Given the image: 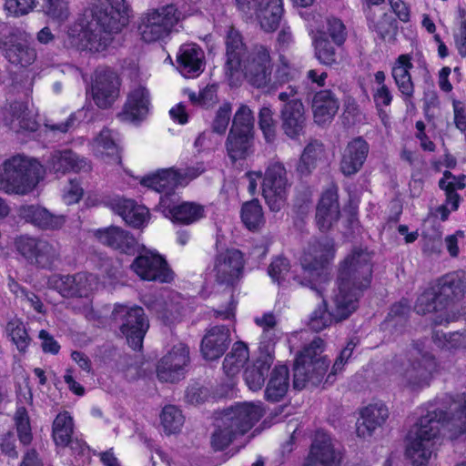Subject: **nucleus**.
<instances>
[{
  "instance_id": "39448f33",
  "label": "nucleus",
  "mask_w": 466,
  "mask_h": 466,
  "mask_svg": "<svg viewBox=\"0 0 466 466\" xmlns=\"http://www.w3.org/2000/svg\"><path fill=\"white\" fill-rule=\"evenodd\" d=\"M438 413L435 400L427 413L419 419L408 433L406 455L413 466L427 464L432 454L442 427V419Z\"/></svg>"
},
{
  "instance_id": "774afa93",
  "label": "nucleus",
  "mask_w": 466,
  "mask_h": 466,
  "mask_svg": "<svg viewBox=\"0 0 466 466\" xmlns=\"http://www.w3.org/2000/svg\"><path fill=\"white\" fill-rule=\"evenodd\" d=\"M35 5V0H5V9L8 14L19 17L33 11Z\"/></svg>"
},
{
  "instance_id": "c756f323",
  "label": "nucleus",
  "mask_w": 466,
  "mask_h": 466,
  "mask_svg": "<svg viewBox=\"0 0 466 466\" xmlns=\"http://www.w3.org/2000/svg\"><path fill=\"white\" fill-rule=\"evenodd\" d=\"M95 236L104 245L125 254H134L137 250V242L136 238L127 230L111 226L106 228H99Z\"/></svg>"
},
{
  "instance_id": "4d7b16f0",
  "label": "nucleus",
  "mask_w": 466,
  "mask_h": 466,
  "mask_svg": "<svg viewBox=\"0 0 466 466\" xmlns=\"http://www.w3.org/2000/svg\"><path fill=\"white\" fill-rule=\"evenodd\" d=\"M258 126L263 137L268 143H273L277 138V121L274 119V112L269 106H263L258 113Z\"/></svg>"
},
{
  "instance_id": "a878e982",
  "label": "nucleus",
  "mask_w": 466,
  "mask_h": 466,
  "mask_svg": "<svg viewBox=\"0 0 466 466\" xmlns=\"http://www.w3.org/2000/svg\"><path fill=\"white\" fill-rule=\"evenodd\" d=\"M106 205L112 211L120 216L128 226L133 228H141L148 220V209L137 205L133 199L121 197H114L106 201Z\"/></svg>"
},
{
  "instance_id": "09e8293b",
  "label": "nucleus",
  "mask_w": 466,
  "mask_h": 466,
  "mask_svg": "<svg viewBox=\"0 0 466 466\" xmlns=\"http://www.w3.org/2000/svg\"><path fill=\"white\" fill-rule=\"evenodd\" d=\"M432 340L438 348L449 352L466 349V334L459 331L445 333L436 330L432 334Z\"/></svg>"
},
{
  "instance_id": "20e7f679",
  "label": "nucleus",
  "mask_w": 466,
  "mask_h": 466,
  "mask_svg": "<svg viewBox=\"0 0 466 466\" xmlns=\"http://www.w3.org/2000/svg\"><path fill=\"white\" fill-rule=\"evenodd\" d=\"M262 416L260 406L246 402L222 411L216 417L210 435L212 450L225 451L238 436L247 433Z\"/></svg>"
},
{
  "instance_id": "a18cd8bd",
  "label": "nucleus",
  "mask_w": 466,
  "mask_h": 466,
  "mask_svg": "<svg viewBox=\"0 0 466 466\" xmlns=\"http://www.w3.org/2000/svg\"><path fill=\"white\" fill-rule=\"evenodd\" d=\"M272 361L273 360L270 355H262L252 366L245 370L244 379L251 390L255 391L262 388Z\"/></svg>"
},
{
  "instance_id": "338daca9",
  "label": "nucleus",
  "mask_w": 466,
  "mask_h": 466,
  "mask_svg": "<svg viewBox=\"0 0 466 466\" xmlns=\"http://www.w3.org/2000/svg\"><path fill=\"white\" fill-rule=\"evenodd\" d=\"M289 261L286 258L279 256L272 260L268 268V272L274 281L281 284V282L286 279V276L289 273Z\"/></svg>"
},
{
  "instance_id": "0e129e2a",
  "label": "nucleus",
  "mask_w": 466,
  "mask_h": 466,
  "mask_svg": "<svg viewBox=\"0 0 466 466\" xmlns=\"http://www.w3.org/2000/svg\"><path fill=\"white\" fill-rule=\"evenodd\" d=\"M96 141L97 146L103 149L102 153H106L115 160H120L118 146L112 130L107 128L101 130Z\"/></svg>"
},
{
  "instance_id": "9d476101",
  "label": "nucleus",
  "mask_w": 466,
  "mask_h": 466,
  "mask_svg": "<svg viewBox=\"0 0 466 466\" xmlns=\"http://www.w3.org/2000/svg\"><path fill=\"white\" fill-rule=\"evenodd\" d=\"M111 322L126 337L128 345L140 350L144 337L149 328V322L143 308L117 304L111 312Z\"/></svg>"
},
{
  "instance_id": "864d4df0",
  "label": "nucleus",
  "mask_w": 466,
  "mask_h": 466,
  "mask_svg": "<svg viewBox=\"0 0 466 466\" xmlns=\"http://www.w3.org/2000/svg\"><path fill=\"white\" fill-rule=\"evenodd\" d=\"M241 219L246 227L254 230L264 223L262 208L258 199L243 204L241 208Z\"/></svg>"
},
{
  "instance_id": "ea45409f",
  "label": "nucleus",
  "mask_w": 466,
  "mask_h": 466,
  "mask_svg": "<svg viewBox=\"0 0 466 466\" xmlns=\"http://www.w3.org/2000/svg\"><path fill=\"white\" fill-rule=\"evenodd\" d=\"M289 388V372L286 365L275 366L269 374L265 390V398L268 401L279 402L288 392Z\"/></svg>"
},
{
  "instance_id": "de8ad7c7",
  "label": "nucleus",
  "mask_w": 466,
  "mask_h": 466,
  "mask_svg": "<svg viewBox=\"0 0 466 466\" xmlns=\"http://www.w3.org/2000/svg\"><path fill=\"white\" fill-rule=\"evenodd\" d=\"M442 299L438 295L436 289L431 286L426 289L417 299L414 310L420 315L437 312L445 309Z\"/></svg>"
},
{
  "instance_id": "f3484780",
  "label": "nucleus",
  "mask_w": 466,
  "mask_h": 466,
  "mask_svg": "<svg viewBox=\"0 0 466 466\" xmlns=\"http://www.w3.org/2000/svg\"><path fill=\"white\" fill-rule=\"evenodd\" d=\"M343 453L339 442L324 431H317L304 466H341Z\"/></svg>"
},
{
  "instance_id": "49530a36",
  "label": "nucleus",
  "mask_w": 466,
  "mask_h": 466,
  "mask_svg": "<svg viewBox=\"0 0 466 466\" xmlns=\"http://www.w3.org/2000/svg\"><path fill=\"white\" fill-rule=\"evenodd\" d=\"M248 360L247 345L238 341L233 345L231 351L227 354L223 361V370L228 376H234Z\"/></svg>"
},
{
  "instance_id": "5fc2aeb1",
  "label": "nucleus",
  "mask_w": 466,
  "mask_h": 466,
  "mask_svg": "<svg viewBox=\"0 0 466 466\" xmlns=\"http://www.w3.org/2000/svg\"><path fill=\"white\" fill-rule=\"evenodd\" d=\"M254 123L252 110L247 105H240L232 117L229 129L254 135Z\"/></svg>"
},
{
  "instance_id": "e433bc0d",
  "label": "nucleus",
  "mask_w": 466,
  "mask_h": 466,
  "mask_svg": "<svg viewBox=\"0 0 466 466\" xmlns=\"http://www.w3.org/2000/svg\"><path fill=\"white\" fill-rule=\"evenodd\" d=\"M339 215L337 193L334 190L325 191L321 196L316 211V223L319 230H329L332 224L338 221Z\"/></svg>"
},
{
  "instance_id": "79ce46f5",
  "label": "nucleus",
  "mask_w": 466,
  "mask_h": 466,
  "mask_svg": "<svg viewBox=\"0 0 466 466\" xmlns=\"http://www.w3.org/2000/svg\"><path fill=\"white\" fill-rule=\"evenodd\" d=\"M141 184L156 192L166 193L175 190L177 186L183 185L181 177L177 170L174 168L161 169L157 173L145 177Z\"/></svg>"
},
{
  "instance_id": "2eb2a0df",
  "label": "nucleus",
  "mask_w": 466,
  "mask_h": 466,
  "mask_svg": "<svg viewBox=\"0 0 466 466\" xmlns=\"http://www.w3.org/2000/svg\"><path fill=\"white\" fill-rule=\"evenodd\" d=\"M262 195L272 211H279L284 206L290 187L287 170L280 162L268 165L262 182Z\"/></svg>"
},
{
  "instance_id": "c03bdc74",
  "label": "nucleus",
  "mask_w": 466,
  "mask_h": 466,
  "mask_svg": "<svg viewBox=\"0 0 466 466\" xmlns=\"http://www.w3.org/2000/svg\"><path fill=\"white\" fill-rule=\"evenodd\" d=\"M24 217L42 229H58L66 222L64 216L52 214L46 208L34 205L24 209Z\"/></svg>"
},
{
  "instance_id": "3c124183",
  "label": "nucleus",
  "mask_w": 466,
  "mask_h": 466,
  "mask_svg": "<svg viewBox=\"0 0 466 466\" xmlns=\"http://www.w3.org/2000/svg\"><path fill=\"white\" fill-rule=\"evenodd\" d=\"M205 217V207L196 202H181L172 221L189 225Z\"/></svg>"
},
{
  "instance_id": "6e6552de",
  "label": "nucleus",
  "mask_w": 466,
  "mask_h": 466,
  "mask_svg": "<svg viewBox=\"0 0 466 466\" xmlns=\"http://www.w3.org/2000/svg\"><path fill=\"white\" fill-rule=\"evenodd\" d=\"M333 256L334 243L332 239L323 237L310 241L300 258L303 277L294 275L293 279L301 286L310 287L319 297H322L314 282L320 277L325 265Z\"/></svg>"
},
{
  "instance_id": "b1692460",
  "label": "nucleus",
  "mask_w": 466,
  "mask_h": 466,
  "mask_svg": "<svg viewBox=\"0 0 466 466\" xmlns=\"http://www.w3.org/2000/svg\"><path fill=\"white\" fill-rule=\"evenodd\" d=\"M370 146L361 137L348 142L339 162V170L346 177L357 174L363 167L369 155Z\"/></svg>"
},
{
  "instance_id": "6ab92c4d",
  "label": "nucleus",
  "mask_w": 466,
  "mask_h": 466,
  "mask_svg": "<svg viewBox=\"0 0 466 466\" xmlns=\"http://www.w3.org/2000/svg\"><path fill=\"white\" fill-rule=\"evenodd\" d=\"M243 268V254L238 249L218 251L213 268L216 281L221 285L233 286L241 277Z\"/></svg>"
},
{
  "instance_id": "423d86ee",
  "label": "nucleus",
  "mask_w": 466,
  "mask_h": 466,
  "mask_svg": "<svg viewBox=\"0 0 466 466\" xmlns=\"http://www.w3.org/2000/svg\"><path fill=\"white\" fill-rule=\"evenodd\" d=\"M43 173V166L37 160L15 155L0 166V191L25 195L36 187Z\"/></svg>"
},
{
  "instance_id": "72a5a7b5",
  "label": "nucleus",
  "mask_w": 466,
  "mask_h": 466,
  "mask_svg": "<svg viewBox=\"0 0 466 466\" xmlns=\"http://www.w3.org/2000/svg\"><path fill=\"white\" fill-rule=\"evenodd\" d=\"M46 167L56 175H65L67 172L89 170L90 166L85 158L79 157L70 149L57 150L51 154L46 161Z\"/></svg>"
},
{
  "instance_id": "69168bd1",
  "label": "nucleus",
  "mask_w": 466,
  "mask_h": 466,
  "mask_svg": "<svg viewBox=\"0 0 466 466\" xmlns=\"http://www.w3.org/2000/svg\"><path fill=\"white\" fill-rule=\"evenodd\" d=\"M179 196L176 194L175 190L162 193L159 198V203L157 206V210L172 220L176 214V208L179 207Z\"/></svg>"
},
{
  "instance_id": "f257e3e1",
  "label": "nucleus",
  "mask_w": 466,
  "mask_h": 466,
  "mask_svg": "<svg viewBox=\"0 0 466 466\" xmlns=\"http://www.w3.org/2000/svg\"><path fill=\"white\" fill-rule=\"evenodd\" d=\"M129 7L126 0H99L85 11L67 31L70 45L81 50L98 53L106 49L117 34L128 24Z\"/></svg>"
},
{
  "instance_id": "aec40b11",
  "label": "nucleus",
  "mask_w": 466,
  "mask_h": 466,
  "mask_svg": "<svg viewBox=\"0 0 466 466\" xmlns=\"http://www.w3.org/2000/svg\"><path fill=\"white\" fill-rule=\"evenodd\" d=\"M4 124L15 132H35L38 123L28 108V104L21 99H7L2 107Z\"/></svg>"
},
{
  "instance_id": "a19ab883",
  "label": "nucleus",
  "mask_w": 466,
  "mask_h": 466,
  "mask_svg": "<svg viewBox=\"0 0 466 466\" xmlns=\"http://www.w3.org/2000/svg\"><path fill=\"white\" fill-rule=\"evenodd\" d=\"M254 135L229 129L225 147L232 162L245 159L252 152Z\"/></svg>"
},
{
  "instance_id": "58836bf2",
  "label": "nucleus",
  "mask_w": 466,
  "mask_h": 466,
  "mask_svg": "<svg viewBox=\"0 0 466 466\" xmlns=\"http://www.w3.org/2000/svg\"><path fill=\"white\" fill-rule=\"evenodd\" d=\"M325 156V148L322 142L311 140L304 148L296 166V173L301 179L312 175L319 161Z\"/></svg>"
},
{
  "instance_id": "0eeeda50",
  "label": "nucleus",
  "mask_w": 466,
  "mask_h": 466,
  "mask_svg": "<svg viewBox=\"0 0 466 466\" xmlns=\"http://www.w3.org/2000/svg\"><path fill=\"white\" fill-rule=\"evenodd\" d=\"M324 340L315 338L306 345L297 356L293 367V387L302 390L308 384L318 386L326 374L329 361L321 353L324 350Z\"/></svg>"
},
{
  "instance_id": "ddd939ff",
  "label": "nucleus",
  "mask_w": 466,
  "mask_h": 466,
  "mask_svg": "<svg viewBox=\"0 0 466 466\" xmlns=\"http://www.w3.org/2000/svg\"><path fill=\"white\" fill-rule=\"evenodd\" d=\"M235 5L247 19H257L266 32L275 31L283 15L282 0H235Z\"/></svg>"
},
{
  "instance_id": "8fccbe9b",
  "label": "nucleus",
  "mask_w": 466,
  "mask_h": 466,
  "mask_svg": "<svg viewBox=\"0 0 466 466\" xmlns=\"http://www.w3.org/2000/svg\"><path fill=\"white\" fill-rule=\"evenodd\" d=\"M73 433V420L67 412L59 413L53 422V439L56 445L66 447Z\"/></svg>"
},
{
  "instance_id": "2f4dec72",
  "label": "nucleus",
  "mask_w": 466,
  "mask_h": 466,
  "mask_svg": "<svg viewBox=\"0 0 466 466\" xmlns=\"http://www.w3.org/2000/svg\"><path fill=\"white\" fill-rule=\"evenodd\" d=\"M369 29L381 40L394 38L398 31V23L391 12H386L381 7L366 10Z\"/></svg>"
},
{
  "instance_id": "473e14b6",
  "label": "nucleus",
  "mask_w": 466,
  "mask_h": 466,
  "mask_svg": "<svg viewBox=\"0 0 466 466\" xmlns=\"http://www.w3.org/2000/svg\"><path fill=\"white\" fill-rule=\"evenodd\" d=\"M413 67L409 55H400L391 69V76L402 100L407 106L412 105L415 86L410 70Z\"/></svg>"
},
{
  "instance_id": "e2e57ef3",
  "label": "nucleus",
  "mask_w": 466,
  "mask_h": 466,
  "mask_svg": "<svg viewBox=\"0 0 466 466\" xmlns=\"http://www.w3.org/2000/svg\"><path fill=\"white\" fill-rule=\"evenodd\" d=\"M45 14L58 22H64L69 16L68 4L65 0H45Z\"/></svg>"
},
{
  "instance_id": "680f3d73",
  "label": "nucleus",
  "mask_w": 466,
  "mask_h": 466,
  "mask_svg": "<svg viewBox=\"0 0 466 466\" xmlns=\"http://www.w3.org/2000/svg\"><path fill=\"white\" fill-rule=\"evenodd\" d=\"M232 116V106L230 103L222 104L215 113L212 120L211 130L218 135H224L228 127Z\"/></svg>"
},
{
  "instance_id": "cd10ccee",
  "label": "nucleus",
  "mask_w": 466,
  "mask_h": 466,
  "mask_svg": "<svg viewBox=\"0 0 466 466\" xmlns=\"http://www.w3.org/2000/svg\"><path fill=\"white\" fill-rule=\"evenodd\" d=\"M281 129L291 139L304 134L306 127L305 108L302 101H292L280 108Z\"/></svg>"
},
{
  "instance_id": "bb28decb",
  "label": "nucleus",
  "mask_w": 466,
  "mask_h": 466,
  "mask_svg": "<svg viewBox=\"0 0 466 466\" xmlns=\"http://www.w3.org/2000/svg\"><path fill=\"white\" fill-rule=\"evenodd\" d=\"M337 285L331 306L335 323L346 320L356 311L359 307V299L363 294L362 290H357L343 283H337Z\"/></svg>"
},
{
  "instance_id": "a211bd4d",
  "label": "nucleus",
  "mask_w": 466,
  "mask_h": 466,
  "mask_svg": "<svg viewBox=\"0 0 466 466\" xmlns=\"http://www.w3.org/2000/svg\"><path fill=\"white\" fill-rule=\"evenodd\" d=\"M131 268L143 280L168 283L173 279V272L166 259L152 251L137 256L132 262Z\"/></svg>"
},
{
  "instance_id": "4468645a",
  "label": "nucleus",
  "mask_w": 466,
  "mask_h": 466,
  "mask_svg": "<svg viewBox=\"0 0 466 466\" xmlns=\"http://www.w3.org/2000/svg\"><path fill=\"white\" fill-rule=\"evenodd\" d=\"M180 14L174 5L147 13L138 26L143 41L152 43L168 35L172 27L179 20Z\"/></svg>"
},
{
  "instance_id": "7ed1b4c3",
  "label": "nucleus",
  "mask_w": 466,
  "mask_h": 466,
  "mask_svg": "<svg viewBox=\"0 0 466 466\" xmlns=\"http://www.w3.org/2000/svg\"><path fill=\"white\" fill-rule=\"evenodd\" d=\"M396 373L402 385L412 391H420L431 385L438 370L435 356L420 340H413L394 360Z\"/></svg>"
},
{
  "instance_id": "1a4fd4ad",
  "label": "nucleus",
  "mask_w": 466,
  "mask_h": 466,
  "mask_svg": "<svg viewBox=\"0 0 466 466\" xmlns=\"http://www.w3.org/2000/svg\"><path fill=\"white\" fill-rule=\"evenodd\" d=\"M373 252L354 248L340 263L337 283H343L357 290H366L372 279Z\"/></svg>"
},
{
  "instance_id": "13d9d810",
  "label": "nucleus",
  "mask_w": 466,
  "mask_h": 466,
  "mask_svg": "<svg viewBox=\"0 0 466 466\" xmlns=\"http://www.w3.org/2000/svg\"><path fill=\"white\" fill-rule=\"evenodd\" d=\"M14 420L20 442L23 445L30 444L33 439V435L29 416L25 407H19L16 409Z\"/></svg>"
},
{
  "instance_id": "5701e85b",
  "label": "nucleus",
  "mask_w": 466,
  "mask_h": 466,
  "mask_svg": "<svg viewBox=\"0 0 466 466\" xmlns=\"http://www.w3.org/2000/svg\"><path fill=\"white\" fill-rule=\"evenodd\" d=\"M189 361V349L183 343L175 345L158 362L157 378L161 381L175 382L183 375L184 367Z\"/></svg>"
},
{
  "instance_id": "c85d7f7f",
  "label": "nucleus",
  "mask_w": 466,
  "mask_h": 466,
  "mask_svg": "<svg viewBox=\"0 0 466 466\" xmlns=\"http://www.w3.org/2000/svg\"><path fill=\"white\" fill-rule=\"evenodd\" d=\"M204 52L196 44H184L177 54V69L187 78L198 76L204 70Z\"/></svg>"
},
{
  "instance_id": "6e6d98bb",
  "label": "nucleus",
  "mask_w": 466,
  "mask_h": 466,
  "mask_svg": "<svg viewBox=\"0 0 466 466\" xmlns=\"http://www.w3.org/2000/svg\"><path fill=\"white\" fill-rule=\"evenodd\" d=\"M6 332L20 352H25L31 339L24 323L19 319H12L6 325Z\"/></svg>"
},
{
  "instance_id": "dca6fc26",
  "label": "nucleus",
  "mask_w": 466,
  "mask_h": 466,
  "mask_svg": "<svg viewBox=\"0 0 466 466\" xmlns=\"http://www.w3.org/2000/svg\"><path fill=\"white\" fill-rule=\"evenodd\" d=\"M30 41L29 34L14 29L0 41V50L11 64L26 67L36 59V51Z\"/></svg>"
},
{
  "instance_id": "052dcab7",
  "label": "nucleus",
  "mask_w": 466,
  "mask_h": 466,
  "mask_svg": "<svg viewBox=\"0 0 466 466\" xmlns=\"http://www.w3.org/2000/svg\"><path fill=\"white\" fill-rule=\"evenodd\" d=\"M316 33H324L326 38H331V41H334L337 45H343L347 37L344 24L336 17L327 18L326 26L317 30Z\"/></svg>"
},
{
  "instance_id": "f03ea898",
  "label": "nucleus",
  "mask_w": 466,
  "mask_h": 466,
  "mask_svg": "<svg viewBox=\"0 0 466 466\" xmlns=\"http://www.w3.org/2000/svg\"><path fill=\"white\" fill-rule=\"evenodd\" d=\"M226 74L233 76L240 70L248 82L255 87L266 86L271 79L272 62L269 50L264 46H255L247 51L238 31L230 28L226 37Z\"/></svg>"
},
{
  "instance_id": "f704fd0d",
  "label": "nucleus",
  "mask_w": 466,
  "mask_h": 466,
  "mask_svg": "<svg viewBox=\"0 0 466 466\" xmlns=\"http://www.w3.org/2000/svg\"><path fill=\"white\" fill-rule=\"evenodd\" d=\"M149 94L138 86L128 95L123 112L118 115L122 121L137 122L143 120L148 113Z\"/></svg>"
},
{
  "instance_id": "4be33fe9",
  "label": "nucleus",
  "mask_w": 466,
  "mask_h": 466,
  "mask_svg": "<svg viewBox=\"0 0 466 466\" xmlns=\"http://www.w3.org/2000/svg\"><path fill=\"white\" fill-rule=\"evenodd\" d=\"M119 78L110 68H98L92 86L93 99L103 109L110 107L119 96Z\"/></svg>"
},
{
  "instance_id": "412c9836",
  "label": "nucleus",
  "mask_w": 466,
  "mask_h": 466,
  "mask_svg": "<svg viewBox=\"0 0 466 466\" xmlns=\"http://www.w3.org/2000/svg\"><path fill=\"white\" fill-rule=\"evenodd\" d=\"M95 280L92 274L78 272L74 275H53L48 279V285L65 298H83L92 290Z\"/></svg>"
},
{
  "instance_id": "603ef678",
  "label": "nucleus",
  "mask_w": 466,
  "mask_h": 466,
  "mask_svg": "<svg viewBox=\"0 0 466 466\" xmlns=\"http://www.w3.org/2000/svg\"><path fill=\"white\" fill-rule=\"evenodd\" d=\"M335 322L333 311L328 309V303L323 299L321 303L311 312L309 317L308 326L315 332H319Z\"/></svg>"
},
{
  "instance_id": "bf43d9fd",
  "label": "nucleus",
  "mask_w": 466,
  "mask_h": 466,
  "mask_svg": "<svg viewBox=\"0 0 466 466\" xmlns=\"http://www.w3.org/2000/svg\"><path fill=\"white\" fill-rule=\"evenodd\" d=\"M161 423L167 433L177 432L184 423V417L181 411L173 405L166 406L160 415Z\"/></svg>"
},
{
  "instance_id": "c9c22d12",
  "label": "nucleus",
  "mask_w": 466,
  "mask_h": 466,
  "mask_svg": "<svg viewBox=\"0 0 466 466\" xmlns=\"http://www.w3.org/2000/svg\"><path fill=\"white\" fill-rule=\"evenodd\" d=\"M311 107L314 121L322 125L329 122L334 117L339 110V102L330 90L324 89L313 94Z\"/></svg>"
},
{
  "instance_id": "9b49d317",
  "label": "nucleus",
  "mask_w": 466,
  "mask_h": 466,
  "mask_svg": "<svg viewBox=\"0 0 466 466\" xmlns=\"http://www.w3.org/2000/svg\"><path fill=\"white\" fill-rule=\"evenodd\" d=\"M437 410L451 440L466 441V390L436 398Z\"/></svg>"
},
{
  "instance_id": "4c0bfd02",
  "label": "nucleus",
  "mask_w": 466,
  "mask_h": 466,
  "mask_svg": "<svg viewBox=\"0 0 466 466\" xmlns=\"http://www.w3.org/2000/svg\"><path fill=\"white\" fill-rule=\"evenodd\" d=\"M433 287L446 307L450 303L461 299L466 290V284L457 272L442 276Z\"/></svg>"
},
{
  "instance_id": "393cba45",
  "label": "nucleus",
  "mask_w": 466,
  "mask_h": 466,
  "mask_svg": "<svg viewBox=\"0 0 466 466\" xmlns=\"http://www.w3.org/2000/svg\"><path fill=\"white\" fill-rule=\"evenodd\" d=\"M231 343L229 329L216 325L207 329L200 345L204 359L215 360L224 355Z\"/></svg>"
},
{
  "instance_id": "37998d69",
  "label": "nucleus",
  "mask_w": 466,
  "mask_h": 466,
  "mask_svg": "<svg viewBox=\"0 0 466 466\" xmlns=\"http://www.w3.org/2000/svg\"><path fill=\"white\" fill-rule=\"evenodd\" d=\"M315 57L326 66H332L339 63L340 49L343 45H337L334 41L326 38L324 33H316L313 37Z\"/></svg>"
},
{
  "instance_id": "f8f14e48",
  "label": "nucleus",
  "mask_w": 466,
  "mask_h": 466,
  "mask_svg": "<svg viewBox=\"0 0 466 466\" xmlns=\"http://www.w3.org/2000/svg\"><path fill=\"white\" fill-rule=\"evenodd\" d=\"M15 244L26 262L37 268L52 270L60 261L59 248L46 239L21 236Z\"/></svg>"
},
{
  "instance_id": "7c9ffc66",
  "label": "nucleus",
  "mask_w": 466,
  "mask_h": 466,
  "mask_svg": "<svg viewBox=\"0 0 466 466\" xmlns=\"http://www.w3.org/2000/svg\"><path fill=\"white\" fill-rule=\"evenodd\" d=\"M389 417V410L382 402L368 405L360 412L357 421V434L361 438H368L374 431L381 427Z\"/></svg>"
}]
</instances>
